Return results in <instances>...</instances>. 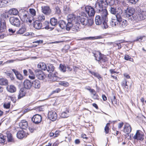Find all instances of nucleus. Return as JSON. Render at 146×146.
Segmentation results:
<instances>
[{"mask_svg": "<svg viewBox=\"0 0 146 146\" xmlns=\"http://www.w3.org/2000/svg\"><path fill=\"white\" fill-rule=\"evenodd\" d=\"M96 7L100 15H97L96 17L95 21L96 24L98 25H102L105 29L108 28V27L107 23L108 13L107 9L101 10L100 8Z\"/></svg>", "mask_w": 146, "mask_h": 146, "instance_id": "1", "label": "nucleus"}, {"mask_svg": "<svg viewBox=\"0 0 146 146\" xmlns=\"http://www.w3.org/2000/svg\"><path fill=\"white\" fill-rule=\"evenodd\" d=\"M114 0H98L96 4V7L100 8V10L106 9V7L108 5H114Z\"/></svg>", "mask_w": 146, "mask_h": 146, "instance_id": "2", "label": "nucleus"}, {"mask_svg": "<svg viewBox=\"0 0 146 146\" xmlns=\"http://www.w3.org/2000/svg\"><path fill=\"white\" fill-rule=\"evenodd\" d=\"M135 12V10L133 8H128L126 11V17L129 20L137 22L139 19L137 18V15H136L134 14Z\"/></svg>", "mask_w": 146, "mask_h": 146, "instance_id": "3", "label": "nucleus"}, {"mask_svg": "<svg viewBox=\"0 0 146 146\" xmlns=\"http://www.w3.org/2000/svg\"><path fill=\"white\" fill-rule=\"evenodd\" d=\"M6 133V135L0 134V144H3L5 143L6 137L7 138L8 141L9 142L14 141V138L9 131H7Z\"/></svg>", "mask_w": 146, "mask_h": 146, "instance_id": "4", "label": "nucleus"}, {"mask_svg": "<svg viewBox=\"0 0 146 146\" xmlns=\"http://www.w3.org/2000/svg\"><path fill=\"white\" fill-rule=\"evenodd\" d=\"M94 54L96 60L98 62L99 64L103 65V66L105 67L104 66L107 60L106 58L102 57L101 53L99 52H96L95 53H94Z\"/></svg>", "mask_w": 146, "mask_h": 146, "instance_id": "5", "label": "nucleus"}, {"mask_svg": "<svg viewBox=\"0 0 146 146\" xmlns=\"http://www.w3.org/2000/svg\"><path fill=\"white\" fill-rule=\"evenodd\" d=\"M78 21L79 25L80 23L82 25H87L88 26H91L94 23L93 19H88V18H85L83 17H79Z\"/></svg>", "mask_w": 146, "mask_h": 146, "instance_id": "6", "label": "nucleus"}, {"mask_svg": "<svg viewBox=\"0 0 146 146\" xmlns=\"http://www.w3.org/2000/svg\"><path fill=\"white\" fill-rule=\"evenodd\" d=\"M19 16L23 21L27 22V19L29 17V14L27 11L24 9H21Z\"/></svg>", "mask_w": 146, "mask_h": 146, "instance_id": "7", "label": "nucleus"}, {"mask_svg": "<svg viewBox=\"0 0 146 146\" xmlns=\"http://www.w3.org/2000/svg\"><path fill=\"white\" fill-rule=\"evenodd\" d=\"M121 19L120 16L119 15L116 16L115 17H112L110 22V26L112 27H116L118 25L119 22Z\"/></svg>", "mask_w": 146, "mask_h": 146, "instance_id": "8", "label": "nucleus"}, {"mask_svg": "<svg viewBox=\"0 0 146 146\" xmlns=\"http://www.w3.org/2000/svg\"><path fill=\"white\" fill-rule=\"evenodd\" d=\"M109 11L110 13L112 14L115 15V16L117 15L121 16L122 15L123 11L119 7L115 8L114 7H111Z\"/></svg>", "mask_w": 146, "mask_h": 146, "instance_id": "9", "label": "nucleus"}, {"mask_svg": "<svg viewBox=\"0 0 146 146\" xmlns=\"http://www.w3.org/2000/svg\"><path fill=\"white\" fill-rule=\"evenodd\" d=\"M9 22L12 25L18 27L20 25V21L17 17H12L9 18Z\"/></svg>", "mask_w": 146, "mask_h": 146, "instance_id": "10", "label": "nucleus"}, {"mask_svg": "<svg viewBox=\"0 0 146 146\" xmlns=\"http://www.w3.org/2000/svg\"><path fill=\"white\" fill-rule=\"evenodd\" d=\"M78 18L79 17H76L74 14L69 15L68 16L67 21L70 23H75L76 24L77 23H79V22L78 21Z\"/></svg>", "mask_w": 146, "mask_h": 146, "instance_id": "11", "label": "nucleus"}, {"mask_svg": "<svg viewBox=\"0 0 146 146\" xmlns=\"http://www.w3.org/2000/svg\"><path fill=\"white\" fill-rule=\"evenodd\" d=\"M133 138L135 139L142 141L144 139V135L140 130H137L135 135L133 137Z\"/></svg>", "mask_w": 146, "mask_h": 146, "instance_id": "12", "label": "nucleus"}, {"mask_svg": "<svg viewBox=\"0 0 146 146\" xmlns=\"http://www.w3.org/2000/svg\"><path fill=\"white\" fill-rule=\"evenodd\" d=\"M120 17L121 19L119 22V27L121 29H125L127 26L128 23L126 20L123 19L122 15Z\"/></svg>", "mask_w": 146, "mask_h": 146, "instance_id": "13", "label": "nucleus"}, {"mask_svg": "<svg viewBox=\"0 0 146 146\" xmlns=\"http://www.w3.org/2000/svg\"><path fill=\"white\" fill-rule=\"evenodd\" d=\"M35 72L36 76L39 79L43 80L45 78V75L41 70L36 69L35 70Z\"/></svg>", "mask_w": 146, "mask_h": 146, "instance_id": "14", "label": "nucleus"}, {"mask_svg": "<svg viewBox=\"0 0 146 146\" xmlns=\"http://www.w3.org/2000/svg\"><path fill=\"white\" fill-rule=\"evenodd\" d=\"M85 10L89 17L93 16L95 14V11L93 8L90 6L88 5L85 7Z\"/></svg>", "mask_w": 146, "mask_h": 146, "instance_id": "15", "label": "nucleus"}, {"mask_svg": "<svg viewBox=\"0 0 146 146\" xmlns=\"http://www.w3.org/2000/svg\"><path fill=\"white\" fill-rule=\"evenodd\" d=\"M48 117L50 120L54 121L57 119V115L55 112L51 111L49 112Z\"/></svg>", "mask_w": 146, "mask_h": 146, "instance_id": "16", "label": "nucleus"}, {"mask_svg": "<svg viewBox=\"0 0 146 146\" xmlns=\"http://www.w3.org/2000/svg\"><path fill=\"white\" fill-rule=\"evenodd\" d=\"M42 120V117L38 114L34 115L32 118V121L36 124L39 123Z\"/></svg>", "mask_w": 146, "mask_h": 146, "instance_id": "17", "label": "nucleus"}, {"mask_svg": "<svg viewBox=\"0 0 146 146\" xmlns=\"http://www.w3.org/2000/svg\"><path fill=\"white\" fill-rule=\"evenodd\" d=\"M57 72L52 73L51 74H48V77L50 81L52 82L58 81L60 80L59 78L57 77Z\"/></svg>", "mask_w": 146, "mask_h": 146, "instance_id": "18", "label": "nucleus"}, {"mask_svg": "<svg viewBox=\"0 0 146 146\" xmlns=\"http://www.w3.org/2000/svg\"><path fill=\"white\" fill-rule=\"evenodd\" d=\"M6 29V26L5 20L0 19V33L5 32Z\"/></svg>", "mask_w": 146, "mask_h": 146, "instance_id": "19", "label": "nucleus"}, {"mask_svg": "<svg viewBox=\"0 0 146 146\" xmlns=\"http://www.w3.org/2000/svg\"><path fill=\"white\" fill-rule=\"evenodd\" d=\"M27 135V133L23 130L19 131L17 134V137L20 139L26 137Z\"/></svg>", "mask_w": 146, "mask_h": 146, "instance_id": "20", "label": "nucleus"}, {"mask_svg": "<svg viewBox=\"0 0 146 146\" xmlns=\"http://www.w3.org/2000/svg\"><path fill=\"white\" fill-rule=\"evenodd\" d=\"M131 127L130 125L128 123H125L124 127V132L128 135L131 132Z\"/></svg>", "mask_w": 146, "mask_h": 146, "instance_id": "21", "label": "nucleus"}, {"mask_svg": "<svg viewBox=\"0 0 146 146\" xmlns=\"http://www.w3.org/2000/svg\"><path fill=\"white\" fill-rule=\"evenodd\" d=\"M24 87L25 89H29L32 86V83L29 80H25L23 83Z\"/></svg>", "mask_w": 146, "mask_h": 146, "instance_id": "22", "label": "nucleus"}, {"mask_svg": "<svg viewBox=\"0 0 146 146\" xmlns=\"http://www.w3.org/2000/svg\"><path fill=\"white\" fill-rule=\"evenodd\" d=\"M20 127L23 129H26L27 127V122L25 120H23L19 123Z\"/></svg>", "mask_w": 146, "mask_h": 146, "instance_id": "23", "label": "nucleus"}, {"mask_svg": "<svg viewBox=\"0 0 146 146\" xmlns=\"http://www.w3.org/2000/svg\"><path fill=\"white\" fill-rule=\"evenodd\" d=\"M42 12L46 15H50L51 12V10L48 6L42 7Z\"/></svg>", "mask_w": 146, "mask_h": 146, "instance_id": "24", "label": "nucleus"}, {"mask_svg": "<svg viewBox=\"0 0 146 146\" xmlns=\"http://www.w3.org/2000/svg\"><path fill=\"white\" fill-rule=\"evenodd\" d=\"M27 91L24 88H21L19 91L18 98L19 99L25 96Z\"/></svg>", "mask_w": 146, "mask_h": 146, "instance_id": "25", "label": "nucleus"}, {"mask_svg": "<svg viewBox=\"0 0 146 146\" xmlns=\"http://www.w3.org/2000/svg\"><path fill=\"white\" fill-rule=\"evenodd\" d=\"M46 67V70L49 72V74H51L52 73H53L55 72L54 71V67L52 64H48L47 65Z\"/></svg>", "mask_w": 146, "mask_h": 146, "instance_id": "26", "label": "nucleus"}, {"mask_svg": "<svg viewBox=\"0 0 146 146\" xmlns=\"http://www.w3.org/2000/svg\"><path fill=\"white\" fill-rule=\"evenodd\" d=\"M34 27L36 29H40L42 27V25L40 21H35L33 24Z\"/></svg>", "mask_w": 146, "mask_h": 146, "instance_id": "27", "label": "nucleus"}, {"mask_svg": "<svg viewBox=\"0 0 146 146\" xmlns=\"http://www.w3.org/2000/svg\"><path fill=\"white\" fill-rule=\"evenodd\" d=\"M137 18L139 19L138 21H141L146 18V11H143L140 14L137 15Z\"/></svg>", "mask_w": 146, "mask_h": 146, "instance_id": "28", "label": "nucleus"}, {"mask_svg": "<svg viewBox=\"0 0 146 146\" xmlns=\"http://www.w3.org/2000/svg\"><path fill=\"white\" fill-rule=\"evenodd\" d=\"M32 86L35 88L39 89L41 86L40 82L38 80H35L32 82Z\"/></svg>", "mask_w": 146, "mask_h": 146, "instance_id": "29", "label": "nucleus"}, {"mask_svg": "<svg viewBox=\"0 0 146 146\" xmlns=\"http://www.w3.org/2000/svg\"><path fill=\"white\" fill-rule=\"evenodd\" d=\"M7 91L10 93H14L16 90V87L12 85L8 86L7 87Z\"/></svg>", "mask_w": 146, "mask_h": 146, "instance_id": "30", "label": "nucleus"}, {"mask_svg": "<svg viewBox=\"0 0 146 146\" xmlns=\"http://www.w3.org/2000/svg\"><path fill=\"white\" fill-rule=\"evenodd\" d=\"M47 65H46L43 62L39 63L37 65V67L38 68H40V70H46Z\"/></svg>", "mask_w": 146, "mask_h": 146, "instance_id": "31", "label": "nucleus"}, {"mask_svg": "<svg viewBox=\"0 0 146 146\" xmlns=\"http://www.w3.org/2000/svg\"><path fill=\"white\" fill-rule=\"evenodd\" d=\"M19 12L16 9L12 8L9 11V14L11 15H18Z\"/></svg>", "mask_w": 146, "mask_h": 146, "instance_id": "32", "label": "nucleus"}, {"mask_svg": "<svg viewBox=\"0 0 146 146\" xmlns=\"http://www.w3.org/2000/svg\"><path fill=\"white\" fill-rule=\"evenodd\" d=\"M66 23L63 20H60L58 22V24L60 27L62 29H64L66 27Z\"/></svg>", "mask_w": 146, "mask_h": 146, "instance_id": "33", "label": "nucleus"}, {"mask_svg": "<svg viewBox=\"0 0 146 146\" xmlns=\"http://www.w3.org/2000/svg\"><path fill=\"white\" fill-rule=\"evenodd\" d=\"M76 25H73L70 31L71 32H75L79 30V27L80 26L78 23H77Z\"/></svg>", "mask_w": 146, "mask_h": 146, "instance_id": "34", "label": "nucleus"}, {"mask_svg": "<svg viewBox=\"0 0 146 146\" xmlns=\"http://www.w3.org/2000/svg\"><path fill=\"white\" fill-rule=\"evenodd\" d=\"M102 37L101 36H90L84 38L83 39L94 40L95 39L102 38Z\"/></svg>", "mask_w": 146, "mask_h": 146, "instance_id": "35", "label": "nucleus"}, {"mask_svg": "<svg viewBox=\"0 0 146 146\" xmlns=\"http://www.w3.org/2000/svg\"><path fill=\"white\" fill-rule=\"evenodd\" d=\"M50 23L52 26H55L58 23L57 19L54 17L51 18L50 19Z\"/></svg>", "mask_w": 146, "mask_h": 146, "instance_id": "36", "label": "nucleus"}, {"mask_svg": "<svg viewBox=\"0 0 146 146\" xmlns=\"http://www.w3.org/2000/svg\"><path fill=\"white\" fill-rule=\"evenodd\" d=\"M69 110H66L64 111L60 114V117L63 118H66L69 116Z\"/></svg>", "mask_w": 146, "mask_h": 146, "instance_id": "37", "label": "nucleus"}, {"mask_svg": "<svg viewBox=\"0 0 146 146\" xmlns=\"http://www.w3.org/2000/svg\"><path fill=\"white\" fill-rule=\"evenodd\" d=\"M9 0H0V7H5L8 3Z\"/></svg>", "mask_w": 146, "mask_h": 146, "instance_id": "38", "label": "nucleus"}, {"mask_svg": "<svg viewBox=\"0 0 146 146\" xmlns=\"http://www.w3.org/2000/svg\"><path fill=\"white\" fill-rule=\"evenodd\" d=\"M8 84V82L6 79L4 78L0 79V85H6Z\"/></svg>", "mask_w": 146, "mask_h": 146, "instance_id": "39", "label": "nucleus"}, {"mask_svg": "<svg viewBox=\"0 0 146 146\" xmlns=\"http://www.w3.org/2000/svg\"><path fill=\"white\" fill-rule=\"evenodd\" d=\"M59 68L60 70L62 72H65L66 71V67L64 64H60Z\"/></svg>", "mask_w": 146, "mask_h": 146, "instance_id": "40", "label": "nucleus"}, {"mask_svg": "<svg viewBox=\"0 0 146 146\" xmlns=\"http://www.w3.org/2000/svg\"><path fill=\"white\" fill-rule=\"evenodd\" d=\"M25 28L23 27L21 28H20L19 30L17 31L16 33L17 34L21 35L23 34L26 31Z\"/></svg>", "mask_w": 146, "mask_h": 146, "instance_id": "41", "label": "nucleus"}, {"mask_svg": "<svg viewBox=\"0 0 146 146\" xmlns=\"http://www.w3.org/2000/svg\"><path fill=\"white\" fill-rule=\"evenodd\" d=\"M73 26V23H70L68 21V23L67 24H66V27L65 28L67 31H70L71 29Z\"/></svg>", "mask_w": 146, "mask_h": 146, "instance_id": "42", "label": "nucleus"}, {"mask_svg": "<svg viewBox=\"0 0 146 146\" xmlns=\"http://www.w3.org/2000/svg\"><path fill=\"white\" fill-rule=\"evenodd\" d=\"M60 85L64 86V87H68L69 86V83L66 81H60L58 83Z\"/></svg>", "mask_w": 146, "mask_h": 146, "instance_id": "43", "label": "nucleus"}, {"mask_svg": "<svg viewBox=\"0 0 146 146\" xmlns=\"http://www.w3.org/2000/svg\"><path fill=\"white\" fill-rule=\"evenodd\" d=\"M124 59L126 60H129L131 62H133V58H131L130 56L126 54L125 55Z\"/></svg>", "mask_w": 146, "mask_h": 146, "instance_id": "44", "label": "nucleus"}, {"mask_svg": "<svg viewBox=\"0 0 146 146\" xmlns=\"http://www.w3.org/2000/svg\"><path fill=\"white\" fill-rule=\"evenodd\" d=\"M15 75L17 78L19 80H21L23 79V76L19 72L18 73H16Z\"/></svg>", "mask_w": 146, "mask_h": 146, "instance_id": "45", "label": "nucleus"}, {"mask_svg": "<svg viewBox=\"0 0 146 146\" xmlns=\"http://www.w3.org/2000/svg\"><path fill=\"white\" fill-rule=\"evenodd\" d=\"M10 106V102H5L3 106L6 109H9Z\"/></svg>", "mask_w": 146, "mask_h": 146, "instance_id": "46", "label": "nucleus"}, {"mask_svg": "<svg viewBox=\"0 0 146 146\" xmlns=\"http://www.w3.org/2000/svg\"><path fill=\"white\" fill-rule=\"evenodd\" d=\"M29 12L32 15V17L35 15H36V11L35 10L33 9H29Z\"/></svg>", "mask_w": 146, "mask_h": 146, "instance_id": "47", "label": "nucleus"}, {"mask_svg": "<svg viewBox=\"0 0 146 146\" xmlns=\"http://www.w3.org/2000/svg\"><path fill=\"white\" fill-rule=\"evenodd\" d=\"M38 18L39 21H42L44 20L45 17L43 15H40L38 16Z\"/></svg>", "mask_w": 146, "mask_h": 146, "instance_id": "48", "label": "nucleus"}, {"mask_svg": "<svg viewBox=\"0 0 146 146\" xmlns=\"http://www.w3.org/2000/svg\"><path fill=\"white\" fill-rule=\"evenodd\" d=\"M110 125L109 123H107L105 127L104 130L106 134H108L109 132V128L108 126V125Z\"/></svg>", "mask_w": 146, "mask_h": 146, "instance_id": "49", "label": "nucleus"}, {"mask_svg": "<svg viewBox=\"0 0 146 146\" xmlns=\"http://www.w3.org/2000/svg\"><path fill=\"white\" fill-rule=\"evenodd\" d=\"M60 89L59 88H57L55 90L53 91L51 93V94L52 95L55 93H58L60 91Z\"/></svg>", "mask_w": 146, "mask_h": 146, "instance_id": "50", "label": "nucleus"}, {"mask_svg": "<svg viewBox=\"0 0 146 146\" xmlns=\"http://www.w3.org/2000/svg\"><path fill=\"white\" fill-rule=\"evenodd\" d=\"M123 86H124L125 88H128V86L127 84V81L126 80L123 81Z\"/></svg>", "mask_w": 146, "mask_h": 146, "instance_id": "51", "label": "nucleus"}, {"mask_svg": "<svg viewBox=\"0 0 146 146\" xmlns=\"http://www.w3.org/2000/svg\"><path fill=\"white\" fill-rule=\"evenodd\" d=\"M56 9V12L58 14H60L61 12L60 10L58 7H56L55 8Z\"/></svg>", "mask_w": 146, "mask_h": 146, "instance_id": "52", "label": "nucleus"}, {"mask_svg": "<svg viewBox=\"0 0 146 146\" xmlns=\"http://www.w3.org/2000/svg\"><path fill=\"white\" fill-rule=\"evenodd\" d=\"M114 46H118V49H120L122 47L121 45L120 44H119V43H117V42L114 44Z\"/></svg>", "mask_w": 146, "mask_h": 146, "instance_id": "53", "label": "nucleus"}, {"mask_svg": "<svg viewBox=\"0 0 146 146\" xmlns=\"http://www.w3.org/2000/svg\"><path fill=\"white\" fill-rule=\"evenodd\" d=\"M94 76L99 79L100 80H101L102 79L100 74L97 73H96Z\"/></svg>", "mask_w": 146, "mask_h": 146, "instance_id": "54", "label": "nucleus"}, {"mask_svg": "<svg viewBox=\"0 0 146 146\" xmlns=\"http://www.w3.org/2000/svg\"><path fill=\"white\" fill-rule=\"evenodd\" d=\"M60 132V131H56L54 133V137H56L58 136L59 135Z\"/></svg>", "mask_w": 146, "mask_h": 146, "instance_id": "55", "label": "nucleus"}, {"mask_svg": "<svg viewBox=\"0 0 146 146\" xmlns=\"http://www.w3.org/2000/svg\"><path fill=\"white\" fill-rule=\"evenodd\" d=\"M130 2L132 4H135L139 0H129Z\"/></svg>", "mask_w": 146, "mask_h": 146, "instance_id": "56", "label": "nucleus"}, {"mask_svg": "<svg viewBox=\"0 0 146 146\" xmlns=\"http://www.w3.org/2000/svg\"><path fill=\"white\" fill-rule=\"evenodd\" d=\"M8 31L10 33H11V35L12 34L14 33L15 32V30L13 29H9L8 30Z\"/></svg>", "mask_w": 146, "mask_h": 146, "instance_id": "57", "label": "nucleus"}, {"mask_svg": "<svg viewBox=\"0 0 146 146\" xmlns=\"http://www.w3.org/2000/svg\"><path fill=\"white\" fill-rule=\"evenodd\" d=\"M43 42V40H36L33 42V43H37L38 44H39L40 43H42Z\"/></svg>", "mask_w": 146, "mask_h": 146, "instance_id": "58", "label": "nucleus"}, {"mask_svg": "<svg viewBox=\"0 0 146 146\" xmlns=\"http://www.w3.org/2000/svg\"><path fill=\"white\" fill-rule=\"evenodd\" d=\"M81 137L83 138V139H88V137H87L86 135L85 134H82L81 135Z\"/></svg>", "mask_w": 146, "mask_h": 146, "instance_id": "59", "label": "nucleus"}, {"mask_svg": "<svg viewBox=\"0 0 146 146\" xmlns=\"http://www.w3.org/2000/svg\"><path fill=\"white\" fill-rule=\"evenodd\" d=\"M80 142V140L78 139H75L74 141L76 145L79 144Z\"/></svg>", "mask_w": 146, "mask_h": 146, "instance_id": "60", "label": "nucleus"}, {"mask_svg": "<svg viewBox=\"0 0 146 146\" xmlns=\"http://www.w3.org/2000/svg\"><path fill=\"white\" fill-rule=\"evenodd\" d=\"M110 72L111 74L113 73H117V72L114 70V69H110Z\"/></svg>", "mask_w": 146, "mask_h": 146, "instance_id": "61", "label": "nucleus"}, {"mask_svg": "<svg viewBox=\"0 0 146 146\" xmlns=\"http://www.w3.org/2000/svg\"><path fill=\"white\" fill-rule=\"evenodd\" d=\"M123 122H122L121 123H119L118 126V128L119 129H121L123 126Z\"/></svg>", "mask_w": 146, "mask_h": 146, "instance_id": "62", "label": "nucleus"}, {"mask_svg": "<svg viewBox=\"0 0 146 146\" xmlns=\"http://www.w3.org/2000/svg\"><path fill=\"white\" fill-rule=\"evenodd\" d=\"M102 98L103 99V100L104 101H106L107 100V98L106 97L104 94H103L102 95Z\"/></svg>", "mask_w": 146, "mask_h": 146, "instance_id": "63", "label": "nucleus"}, {"mask_svg": "<svg viewBox=\"0 0 146 146\" xmlns=\"http://www.w3.org/2000/svg\"><path fill=\"white\" fill-rule=\"evenodd\" d=\"M143 37L141 36L138 37L137 38L136 40L138 41H141Z\"/></svg>", "mask_w": 146, "mask_h": 146, "instance_id": "64", "label": "nucleus"}]
</instances>
